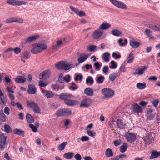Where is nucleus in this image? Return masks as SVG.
<instances>
[{"mask_svg": "<svg viewBox=\"0 0 160 160\" xmlns=\"http://www.w3.org/2000/svg\"><path fill=\"white\" fill-rule=\"evenodd\" d=\"M156 115V112L154 109H149L146 112L147 118L149 120H152Z\"/></svg>", "mask_w": 160, "mask_h": 160, "instance_id": "423d86ee", "label": "nucleus"}, {"mask_svg": "<svg viewBox=\"0 0 160 160\" xmlns=\"http://www.w3.org/2000/svg\"><path fill=\"white\" fill-rule=\"evenodd\" d=\"M70 78L71 77L69 75H67L63 77V82L64 81L67 82H69L70 81Z\"/></svg>", "mask_w": 160, "mask_h": 160, "instance_id": "680f3d73", "label": "nucleus"}, {"mask_svg": "<svg viewBox=\"0 0 160 160\" xmlns=\"http://www.w3.org/2000/svg\"><path fill=\"white\" fill-rule=\"evenodd\" d=\"M29 57V55L28 53L27 52H24L21 57V58H24V59H27Z\"/></svg>", "mask_w": 160, "mask_h": 160, "instance_id": "603ef678", "label": "nucleus"}, {"mask_svg": "<svg viewBox=\"0 0 160 160\" xmlns=\"http://www.w3.org/2000/svg\"><path fill=\"white\" fill-rule=\"evenodd\" d=\"M111 65L109 66V67L111 69H115L117 67V64L114 61H112L110 62Z\"/></svg>", "mask_w": 160, "mask_h": 160, "instance_id": "4d7b16f0", "label": "nucleus"}, {"mask_svg": "<svg viewBox=\"0 0 160 160\" xmlns=\"http://www.w3.org/2000/svg\"><path fill=\"white\" fill-rule=\"evenodd\" d=\"M128 145L126 143H124L120 147V151L122 152H124L127 150Z\"/></svg>", "mask_w": 160, "mask_h": 160, "instance_id": "58836bf2", "label": "nucleus"}, {"mask_svg": "<svg viewBox=\"0 0 160 160\" xmlns=\"http://www.w3.org/2000/svg\"><path fill=\"white\" fill-rule=\"evenodd\" d=\"M105 155L106 157H110L113 156V153L111 149L108 148L105 151Z\"/></svg>", "mask_w": 160, "mask_h": 160, "instance_id": "473e14b6", "label": "nucleus"}, {"mask_svg": "<svg viewBox=\"0 0 160 160\" xmlns=\"http://www.w3.org/2000/svg\"><path fill=\"white\" fill-rule=\"evenodd\" d=\"M111 26V25L108 23H102L99 26V28L103 31L108 29Z\"/></svg>", "mask_w": 160, "mask_h": 160, "instance_id": "4be33fe9", "label": "nucleus"}, {"mask_svg": "<svg viewBox=\"0 0 160 160\" xmlns=\"http://www.w3.org/2000/svg\"><path fill=\"white\" fill-rule=\"evenodd\" d=\"M74 97L72 95L67 93H62L59 95L60 98L65 102L68 98H72Z\"/></svg>", "mask_w": 160, "mask_h": 160, "instance_id": "1a4fd4ad", "label": "nucleus"}, {"mask_svg": "<svg viewBox=\"0 0 160 160\" xmlns=\"http://www.w3.org/2000/svg\"><path fill=\"white\" fill-rule=\"evenodd\" d=\"M55 114L57 116H64L63 109L58 110L56 112Z\"/></svg>", "mask_w": 160, "mask_h": 160, "instance_id": "5fc2aeb1", "label": "nucleus"}, {"mask_svg": "<svg viewBox=\"0 0 160 160\" xmlns=\"http://www.w3.org/2000/svg\"><path fill=\"white\" fill-rule=\"evenodd\" d=\"M50 71L49 70H45L40 73L39 75V78L41 79L42 78L44 79L48 78L50 76Z\"/></svg>", "mask_w": 160, "mask_h": 160, "instance_id": "ddd939ff", "label": "nucleus"}, {"mask_svg": "<svg viewBox=\"0 0 160 160\" xmlns=\"http://www.w3.org/2000/svg\"><path fill=\"white\" fill-rule=\"evenodd\" d=\"M159 103V101L158 99L153 100L152 102V103L155 107H157Z\"/></svg>", "mask_w": 160, "mask_h": 160, "instance_id": "774afa93", "label": "nucleus"}, {"mask_svg": "<svg viewBox=\"0 0 160 160\" xmlns=\"http://www.w3.org/2000/svg\"><path fill=\"white\" fill-rule=\"evenodd\" d=\"M111 34L115 36H119L122 34V32L118 29H115L112 30L111 32Z\"/></svg>", "mask_w": 160, "mask_h": 160, "instance_id": "72a5a7b5", "label": "nucleus"}, {"mask_svg": "<svg viewBox=\"0 0 160 160\" xmlns=\"http://www.w3.org/2000/svg\"><path fill=\"white\" fill-rule=\"evenodd\" d=\"M34 112L36 113H40V109L37 104L34 106L32 108Z\"/></svg>", "mask_w": 160, "mask_h": 160, "instance_id": "a18cd8bd", "label": "nucleus"}, {"mask_svg": "<svg viewBox=\"0 0 160 160\" xmlns=\"http://www.w3.org/2000/svg\"><path fill=\"white\" fill-rule=\"evenodd\" d=\"M147 68V67L145 66L139 67L135 70V72L133 73V74L141 75L144 73L145 70Z\"/></svg>", "mask_w": 160, "mask_h": 160, "instance_id": "0eeeda50", "label": "nucleus"}, {"mask_svg": "<svg viewBox=\"0 0 160 160\" xmlns=\"http://www.w3.org/2000/svg\"><path fill=\"white\" fill-rule=\"evenodd\" d=\"M143 139L146 144H149L152 141V137L148 134H146L143 137Z\"/></svg>", "mask_w": 160, "mask_h": 160, "instance_id": "5701e85b", "label": "nucleus"}, {"mask_svg": "<svg viewBox=\"0 0 160 160\" xmlns=\"http://www.w3.org/2000/svg\"><path fill=\"white\" fill-rule=\"evenodd\" d=\"M15 81L17 83H22L26 81V78L24 77L18 76L15 79Z\"/></svg>", "mask_w": 160, "mask_h": 160, "instance_id": "412c9836", "label": "nucleus"}, {"mask_svg": "<svg viewBox=\"0 0 160 160\" xmlns=\"http://www.w3.org/2000/svg\"><path fill=\"white\" fill-rule=\"evenodd\" d=\"M93 83V80L92 77L89 76L86 79V83L88 84L90 83V85H92Z\"/></svg>", "mask_w": 160, "mask_h": 160, "instance_id": "3c124183", "label": "nucleus"}, {"mask_svg": "<svg viewBox=\"0 0 160 160\" xmlns=\"http://www.w3.org/2000/svg\"><path fill=\"white\" fill-rule=\"evenodd\" d=\"M65 61H62L57 63L56 65V67L59 69H63Z\"/></svg>", "mask_w": 160, "mask_h": 160, "instance_id": "c756f323", "label": "nucleus"}, {"mask_svg": "<svg viewBox=\"0 0 160 160\" xmlns=\"http://www.w3.org/2000/svg\"><path fill=\"white\" fill-rule=\"evenodd\" d=\"M117 126L120 129H123L126 125L124 121L121 119H118L116 122Z\"/></svg>", "mask_w": 160, "mask_h": 160, "instance_id": "a211bd4d", "label": "nucleus"}, {"mask_svg": "<svg viewBox=\"0 0 160 160\" xmlns=\"http://www.w3.org/2000/svg\"><path fill=\"white\" fill-rule=\"evenodd\" d=\"M41 52L47 49V46L44 41H42L37 43Z\"/></svg>", "mask_w": 160, "mask_h": 160, "instance_id": "f8f14e48", "label": "nucleus"}, {"mask_svg": "<svg viewBox=\"0 0 160 160\" xmlns=\"http://www.w3.org/2000/svg\"><path fill=\"white\" fill-rule=\"evenodd\" d=\"M64 67L63 69L65 70H68L72 66V64L71 63L65 62Z\"/></svg>", "mask_w": 160, "mask_h": 160, "instance_id": "c9c22d12", "label": "nucleus"}, {"mask_svg": "<svg viewBox=\"0 0 160 160\" xmlns=\"http://www.w3.org/2000/svg\"><path fill=\"white\" fill-rule=\"evenodd\" d=\"M110 57V54L108 52H105L103 53L102 59L106 62H108L109 61V57Z\"/></svg>", "mask_w": 160, "mask_h": 160, "instance_id": "bb28decb", "label": "nucleus"}, {"mask_svg": "<svg viewBox=\"0 0 160 160\" xmlns=\"http://www.w3.org/2000/svg\"><path fill=\"white\" fill-rule=\"evenodd\" d=\"M65 103L67 105L70 106H73L79 103V102L75 100H72L68 98L65 102Z\"/></svg>", "mask_w": 160, "mask_h": 160, "instance_id": "f3484780", "label": "nucleus"}, {"mask_svg": "<svg viewBox=\"0 0 160 160\" xmlns=\"http://www.w3.org/2000/svg\"><path fill=\"white\" fill-rule=\"evenodd\" d=\"M74 153L72 152H69L63 154V157L67 159H71L73 157Z\"/></svg>", "mask_w": 160, "mask_h": 160, "instance_id": "c85d7f7f", "label": "nucleus"}, {"mask_svg": "<svg viewBox=\"0 0 160 160\" xmlns=\"http://www.w3.org/2000/svg\"><path fill=\"white\" fill-rule=\"evenodd\" d=\"M84 93L88 96H92L93 95V90L90 88H87L84 91Z\"/></svg>", "mask_w": 160, "mask_h": 160, "instance_id": "cd10ccee", "label": "nucleus"}, {"mask_svg": "<svg viewBox=\"0 0 160 160\" xmlns=\"http://www.w3.org/2000/svg\"><path fill=\"white\" fill-rule=\"evenodd\" d=\"M27 2L23 1H16L15 0L14 6H20L23 5H26Z\"/></svg>", "mask_w": 160, "mask_h": 160, "instance_id": "49530a36", "label": "nucleus"}, {"mask_svg": "<svg viewBox=\"0 0 160 160\" xmlns=\"http://www.w3.org/2000/svg\"><path fill=\"white\" fill-rule=\"evenodd\" d=\"M95 67V69L97 70H99L102 66V64L101 62H96L93 65Z\"/></svg>", "mask_w": 160, "mask_h": 160, "instance_id": "8fccbe9b", "label": "nucleus"}, {"mask_svg": "<svg viewBox=\"0 0 160 160\" xmlns=\"http://www.w3.org/2000/svg\"><path fill=\"white\" fill-rule=\"evenodd\" d=\"M148 27L151 29L157 31H160V26L157 25L153 23L148 24Z\"/></svg>", "mask_w": 160, "mask_h": 160, "instance_id": "393cba45", "label": "nucleus"}, {"mask_svg": "<svg viewBox=\"0 0 160 160\" xmlns=\"http://www.w3.org/2000/svg\"><path fill=\"white\" fill-rule=\"evenodd\" d=\"M42 90L43 94L47 98H52L54 96V94L52 91L42 89Z\"/></svg>", "mask_w": 160, "mask_h": 160, "instance_id": "dca6fc26", "label": "nucleus"}, {"mask_svg": "<svg viewBox=\"0 0 160 160\" xmlns=\"http://www.w3.org/2000/svg\"><path fill=\"white\" fill-rule=\"evenodd\" d=\"M103 33V31L99 28L94 30L92 35V37L95 40H99Z\"/></svg>", "mask_w": 160, "mask_h": 160, "instance_id": "20e7f679", "label": "nucleus"}, {"mask_svg": "<svg viewBox=\"0 0 160 160\" xmlns=\"http://www.w3.org/2000/svg\"><path fill=\"white\" fill-rule=\"evenodd\" d=\"M91 103V99L88 98H84L81 101L80 107H87L90 105Z\"/></svg>", "mask_w": 160, "mask_h": 160, "instance_id": "6e6552de", "label": "nucleus"}, {"mask_svg": "<svg viewBox=\"0 0 160 160\" xmlns=\"http://www.w3.org/2000/svg\"><path fill=\"white\" fill-rule=\"evenodd\" d=\"M109 68L108 66H104L103 67L102 71L103 73L105 75L107 74L108 73Z\"/></svg>", "mask_w": 160, "mask_h": 160, "instance_id": "0e129e2a", "label": "nucleus"}, {"mask_svg": "<svg viewBox=\"0 0 160 160\" xmlns=\"http://www.w3.org/2000/svg\"><path fill=\"white\" fill-rule=\"evenodd\" d=\"M101 92L105 98H110L112 97L114 94V91L109 88L103 89Z\"/></svg>", "mask_w": 160, "mask_h": 160, "instance_id": "f257e3e1", "label": "nucleus"}, {"mask_svg": "<svg viewBox=\"0 0 160 160\" xmlns=\"http://www.w3.org/2000/svg\"><path fill=\"white\" fill-rule=\"evenodd\" d=\"M130 109L132 113L138 114L141 113L143 111L142 108L137 103L132 104L131 107Z\"/></svg>", "mask_w": 160, "mask_h": 160, "instance_id": "f03ea898", "label": "nucleus"}, {"mask_svg": "<svg viewBox=\"0 0 160 160\" xmlns=\"http://www.w3.org/2000/svg\"><path fill=\"white\" fill-rule=\"evenodd\" d=\"M0 98L3 104L4 105H6L7 103V100L6 97L4 95L3 92H1L0 93Z\"/></svg>", "mask_w": 160, "mask_h": 160, "instance_id": "a19ab883", "label": "nucleus"}, {"mask_svg": "<svg viewBox=\"0 0 160 160\" xmlns=\"http://www.w3.org/2000/svg\"><path fill=\"white\" fill-rule=\"evenodd\" d=\"M28 87V93L29 94H35L36 92V87L34 85L32 84L29 85Z\"/></svg>", "mask_w": 160, "mask_h": 160, "instance_id": "aec40b11", "label": "nucleus"}, {"mask_svg": "<svg viewBox=\"0 0 160 160\" xmlns=\"http://www.w3.org/2000/svg\"><path fill=\"white\" fill-rule=\"evenodd\" d=\"M129 44L132 48H137L140 46V43L134 39H132L130 40Z\"/></svg>", "mask_w": 160, "mask_h": 160, "instance_id": "6ab92c4d", "label": "nucleus"}, {"mask_svg": "<svg viewBox=\"0 0 160 160\" xmlns=\"http://www.w3.org/2000/svg\"><path fill=\"white\" fill-rule=\"evenodd\" d=\"M97 48V46L93 45L88 46L87 47L88 49L90 52L93 51Z\"/></svg>", "mask_w": 160, "mask_h": 160, "instance_id": "13d9d810", "label": "nucleus"}, {"mask_svg": "<svg viewBox=\"0 0 160 160\" xmlns=\"http://www.w3.org/2000/svg\"><path fill=\"white\" fill-rule=\"evenodd\" d=\"M48 84V83L45 82L43 83L42 80H41L39 82L38 85L41 87H43L46 86Z\"/></svg>", "mask_w": 160, "mask_h": 160, "instance_id": "69168bd1", "label": "nucleus"}, {"mask_svg": "<svg viewBox=\"0 0 160 160\" xmlns=\"http://www.w3.org/2000/svg\"><path fill=\"white\" fill-rule=\"evenodd\" d=\"M67 142H63L58 146V149L59 151H62L64 149L66 146L67 144Z\"/></svg>", "mask_w": 160, "mask_h": 160, "instance_id": "f704fd0d", "label": "nucleus"}, {"mask_svg": "<svg viewBox=\"0 0 160 160\" xmlns=\"http://www.w3.org/2000/svg\"><path fill=\"white\" fill-rule=\"evenodd\" d=\"M127 141L131 143L135 141L136 139V135L132 132H128L125 135Z\"/></svg>", "mask_w": 160, "mask_h": 160, "instance_id": "39448f33", "label": "nucleus"}, {"mask_svg": "<svg viewBox=\"0 0 160 160\" xmlns=\"http://www.w3.org/2000/svg\"><path fill=\"white\" fill-rule=\"evenodd\" d=\"M26 120L28 122L31 123L34 122V119L30 114L28 113L26 114Z\"/></svg>", "mask_w": 160, "mask_h": 160, "instance_id": "79ce46f5", "label": "nucleus"}, {"mask_svg": "<svg viewBox=\"0 0 160 160\" xmlns=\"http://www.w3.org/2000/svg\"><path fill=\"white\" fill-rule=\"evenodd\" d=\"M159 156H160V152H158L156 151L153 150L152 152L150 159H152L157 158Z\"/></svg>", "mask_w": 160, "mask_h": 160, "instance_id": "a878e982", "label": "nucleus"}, {"mask_svg": "<svg viewBox=\"0 0 160 160\" xmlns=\"http://www.w3.org/2000/svg\"><path fill=\"white\" fill-rule=\"evenodd\" d=\"M64 116H68L72 114V111L70 109H63Z\"/></svg>", "mask_w": 160, "mask_h": 160, "instance_id": "e433bc0d", "label": "nucleus"}, {"mask_svg": "<svg viewBox=\"0 0 160 160\" xmlns=\"http://www.w3.org/2000/svg\"><path fill=\"white\" fill-rule=\"evenodd\" d=\"M123 40L122 38H120L118 40L119 45L120 46H125L128 43V41L127 39H124V42H122Z\"/></svg>", "mask_w": 160, "mask_h": 160, "instance_id": "4c0bfd02", "label": "nucleus"}, {"mask_svg": "<svg viewBox=\"0 0 160 160\" xmlns=\"http://www.w3.org/2000/svg\"><path fill=\"white\" fill-rule=\"evenodd\" d=\"M40 37L38 35L31 36L25 39L23 43H24L31 42L38 39Z\"/></svg>", "mask_w": 160, "mask_h": 160, "instance_id": "4468645a", "label": "nucleus"}, {"mask_svg": "<svg viewBox=\"0 0 160 160\" xmlns=\"http://www.w3.org/2000/svg\"><path fill=\"white\" fill-rule=\"evenodd\" d=\"M86 132L88 135L92 137H93L96 135V133L94 131L87 130Z\"/></svg>", "mask_w": 160, "mask_h": 160, "instance_id": "864d4df0", "label": "nucleus"}, {"mask_svg": "<svg viewBox=\"0 0 160 160\" xmlns=\"http://www.w3.org/2000/svg\"><path fill=\"white\" fill-rule=\"evenodd\" d=\"M69 7L71 10L77 15L79 11V10L77 8L71 5Z\"/></svg>", "mask_w": 160, "mask_h": 160, "instance_id": "052dcab7", "label": "nucleus"}, {"mask_svg": "<svg viewBox=\"0 0 160 160\" xmlns=\"http://www.w3.org/2000/svg\"><path fill=\"white\" fill-rule=\"evenodd\" d=\"M4 128L5 131L7 133H9L11 132V128L8 125H4Z\"/></svg>", "mask_w": 160, "mask_h": 160, "instance_id": "6e6d98bb", "label": "nucleus"}, {"mask_svg": "<svg viewBox=\"0 0 160 160\" xmlns=\"http://www.w3.org/2000/svg\"><path fill=\"white\" fill-rule=\"evenodd\" d=\"M32 48L31 52L33 54H37L41 52L37 43L33 44L32 45Z\"/></svg>", "mask_w": 160, "mask_h": 160, "instance_id": "9b49d317", "label": "nucleus"}, {"mask_svg": "<svg viewBox=\"0 0 160 160\" xmlns=\"http://www.w3.org/2000/svg\"><path fill=\"white\" fill-rule=\"evenodd\" d=\"M11 18L12 23L14 22H17L20 23H23V20L20 18L17 17H12Z\"/></svg>", "mask_w": 160, "mask_h": 160, "instance_id": "2f4dec72", "label": "nucleus"}, {"mask_svg": "<svg viewBox=\"0 0 160 160\" xmlns=\"http://www.w3.org/2000/svg\"><path fill=\"white\" fill-rule=\"evenodd\" d=\"M112 57L115 59H118L121 58V56L120 54H117L115 52H113Z\"/></svg>", "mask_w": 160, "mask_h": 160, "instance_id": "bf43d9fd", "label": "nucleus"}, {"mask_svg": "<svg viewBox=\"0 0 160 160\" xmlns=\"http://www.w3.org/2000/svg\"><path fill=\"white\" fill-rule=\"evenodd\" d=\"M63 43L62 41L61 40H58L56 41V43L53 45L52 46V49L53 50L56 51L59 48V46L61 45Z\"/></svg>", "mask_w": 160, "mask_h": 160, "instance_id": "b1692460", "label": "nucleus"}, {"mask_svg": "<svg viewBox=\"0 0 160 160\" xmlns=\"http://www.w3.org/2000/svg\"><path fill=\"white\" fill-rule=\"evenodd\" d=\"M136 87L139 89H143L146 88V85L145 83L138 82L137 84Z\"/></svg>", "mask_w": 160, "mask_h": 160, "instance_id": "c03bdc74", "label": "nucleus"}, {"mask_svg": "<svg viewBox=\"0 0 160 160\" xmlns=\"http://www.w3.org/2000/svg\"><path fill=\"white\" fill-rule=\"evenodd\" d=\"M77 15L79 16L80 17H82L85 16V13L83 11H80L79 10Z\"/></svg>", "mask_w": 160, "mask_h": 160, "instance_id": "338daca9", "label": "nucleus"}, {"mask_svg": "<svg viewBox=\"0 0 160 160\" xmlns=\"http://www.w3.org/2000/svg\"><path fill=\"white\" fill-rule=\"evenodd\" d=\"M14 133L16 134L21 135L22 136H24V132L23 131L17 129H16L14 130Z\"/></svg>", "mask_w": 160, "mask_h": 160, "instance_id": "ea45409f", "label": "nucleus"}, {"mask_svg": "<svg viewBox=\"0 0 160 160\" xmlns=\"http://www.w3.org/2000/svg\"><path fill=\"white\" fill-rule=\"evenodd\" d=\"M89 55L87 54L82 53L80 54L78 58V62L79 63L84 62L87 59Z\"/></svg>", "mask_w": 160, "mask_h": 160, "instance_id": "2eb2a0df", "label": "nucleus"}, {"mask_svg": "<svg viewBox=\"0 0 160 160\" xmlns=\"http://www.w3.org/2000/svg\"><path fill=\"white\" fill-rule=\"evenodd\" d=\"M117 74L116 72H112L109 75V79L112 81H113L117 77Z\"/></svg>", "mask_w": 160, "mask_h": 160, "instance_id": "de8ad7c7", "label": "nucleus"}, {"mask_svg": "<svg viewBox=\"0 0 160 160\" xmlns=\"http://www.w3.org/2000/svg\"><path fill=\"white\" fill-rule=\"evenodd\" d=\"M110 2L114 6L122 9L126 10L128 8L123 2L116 0H109Z\"/></svg>", "mask_w": 160, "mask_h": 160, "instance_id": "7ed1b4c3", "label": "nucleus"}, {"mask_svg": "<svg viewBox=\"0 0 160 160\" xmlns=\"http://www.w3.org/2000/svg\"><path fill=\"white\" fill-rule=\"evenodd\" d=\"M105 78L104 76H100L98 77L96 79V81L97 83L101 84L104 81Z\"/></svg>", "mask_w": 160, "mask_h": 160, "instance_id": "37998d69", "label": "nucleus"}, {"mask_svg": "<svg viewBox=\"0 0 160 160\" xmlns=\"http://www.w3.org/2000/svg\"><path fill=\"white\" fill-rule=\"evenodd\" d=\"M27 104L28 106L32 108L35 106L37 103L32 101H27Z\"/></svg>", "mask_w": 160, "mask_h": 160, "instance_id": "09e8293b", "label": "nucleus"}, {"mask_svg": "<svg viewBox=\"0 0 160 160\" xmlns=\"http://www.w3.org/2000/svg\"><path fill=\"white\" fill-rule=\"evenodd\" d=\"M134 59L133 54L131 52L127 56V62L128 63H132Z\"/></svg>", "mask_w": 160, "mask_h": 160, "instance_id": "7c9ffc66", "label": "nucleus"}, {"mask_svg": "<svg viewBox=\"0 0 160 160\" xmlns=\"http://www.w3.org/2000/svg\"><path fill=\"white\" fill-rule=\"evenodd\" d=\"M7 137H2V140L0 142V149L3 150L7 147V143L6 142Z\"/></svg>", "mask_w": 160, "mask_h": 160, "instance_id": "9d476101", "label": "nucleus"}, {"mask_svg": "<svg viewBox=\"0 0 160 160\" xmlns=\"http://www.w3.org/2000/svg\"><path fill=\"white\" fill-rule=\"evenodd\" d=\"M29 126L33 132H37V128L35 126L31 124H29Z\"/></svg>", "mask_w": 160, "mask_h": 160, "instance_id": "e2e57ef3", "label": "nucleus"}]
</instances>
